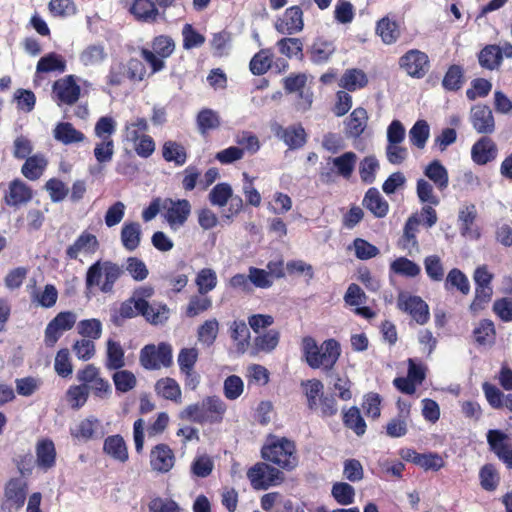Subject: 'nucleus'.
Here are the masks:
<instances>
[{
  "label": "nucleus",
  "mask_w": 512,
  "mask_h": 512,
  "mask_svg": "<svg viewBox=\"0 0 512 512\" xmlns=\"http://www.w3.org/2000/svg\"><path fill=\"white\" fill-rule=\"evenodd\" d=\"M275 136L281 139L290 149L301 148L306 143V132L300 124L287 128L275 123L272 125Z\"/></svg>",
  "instance_id": "a211bd4d"
},
{
  "label": "nucleus",
  "mask_w": 512,
  "mask_h": 512,
  "mask_svg": "<svg viewBox=\"0 0 512 512\" xmlns=\"http://www.w3.org/2000/svg\"><path fill=\"white\" fill-rule=\"evenodd\" d=\"M66 70V61L65 59L55 53L51 52L47 55L41 57L37 63L36 71L38 73H49V72H59L63 73Z\"/></svg>",
  "instance_id": "79ce46f5"
},
{
  "label": "nucleus",
  "mask_w": 512,
  "mask_h": 512,
  "mask_svg": "<svg viewBox=\"0 0 512 512\" xmlns=\"http://www.w3.org/2000/svg\"><path fill=\"white\" fill-rule=\"evenodd\" d=\"M398 307L408 313L418 324L429 320L428 305L418 296L402 293L398 297Z\"/></svg>",
  "instance_id": "ddd939ff"
},
{
  "label": "nucleus",
  "mask_w": 512,
  "mask_h": 512,
  "mask_svg": "<svg viewBox=\"0 0 512 512\" xmlns=\"http://www.w3.org/2000/svg\"><path fill=\"white\" fill-rule=\"evenodd\" d=\"M390 269L395 274L409 278H414L421 273V267L406 257H399L395 259L390 264Z\"/></svg>",
  "instance_id": "3c124183"
},
{
  "label": "nucleus",
  "mask_w": 512,
  "mask_h": 512,
  "mask_svg": "<svg viewBox=\"0 0 512 512\" xmlns=\"http://www.w3.org/2000/svg\"><path fill=\"white\" fill-rule=\"evenodd\" d=\"M272 52L270 49H261L250 61V71L254 75L265 74L272 65Z\"/></svg>",
  "instance_id": "5fc2aeb1"
},
{
  "label": "nucleus",
  "mask_w": 512,
  "mask_h": 512,
  "mask_svg": "<svg viewBox=\"0 0 512 512\" xmlns=\"http://www.w3.org/2000/svg\"><path fill=\"white\" fill-rule=\"evenodd\" d=\"M126 365L125 352L122 345L109 339L107 341L105 367L107 370H119Z\"/></svg>",
  "instance_id": "f704fd0d"
},
{
  "label": "nucleus",
  "mask_w": 512,
  "mask_h": 512,
  "mask_svg": "<svg viewBox=\"0 0 512 512\" xmlns=\"http://www.w3.org/2000/svg\"><path fill=\"white\" fill-rule=\"evenodd\" d=\"M156 393L169 400H177L181 396V390L178 383L172 378H162L155 384Z\"/></svg>",
  "instance_id": "e2e57ef3"
},
{
  "label": "nucleus",
  "mask_w": 512,
  "mask_h": 512,
  "mask_svg": "<svg viewBox=\"0 0 512 512\" xmlns=\"http://www.w3.org/2000/svg\"><path fill=\"white\" fill-rule=\"evenodd\" d=\"M331 495L338 504L347 506L354 502L355 489L346 482H336L332 486Z\"/></svg>",
  "instance_id": "4d7b16f0"
},
{
  "label": "nucleus",
  "mask_w": 512,
  "mask_h": 512,
  "mask_svg": "<svg viewBox=\"0 0 512 512\" xmlns=\"http://www.w3.org/2000/svg\"><path fill=\"white\" fill-rule=\"evenodd\" d=\"M174 453L165 444L157 445L150 455V464L153 470L166 473L170 471L174 466Z\"/></svg>",
  "instance_id": "412c9836"
},
{
  "label": "nucleus",
  "mask_w": 512,
  "mask_h": 512,
  "mask_svg": "<svg viewBox=\"0 0 512 512\" xmlns=\"http://www.w3.org/2000/svg\"><path fill=\"white\" fill-rule=\"evenodd\" d=\"M476 215V207L473 204L462 208L458 215L461 235L471 240H475L480 237V231L474 225Z\"/></svg>",
  "instance_id": "a878e982"
},
{
  "label": "nucleus",
  "mask_w": 512,
  "mask_h": 512,
  "mask_svg": "<svg viewBox=\"0 0 512 512\" xmlns=\"http://www.w3.org/2000/svg\"><path fill=\"white\" fill-rule=\"evenodd\" d=\"M54 368L56 373L63 378L71 376L73 372V366L71 363L70 352L67 348L60 349L56 353Z\"/></svg>",
  "instance_id": "774afa93"
},
{
  "label": "nucleus",
  "mask_w": 512,
  "mask_h": 512,
  "mask_svg": "<svg viewBox=\"0 0 512 512\" xmlns=\"http://www.w3.org/2000/svg\"><path fill=\"white\" fill-rule=\"evenodd\" d=\"M77 322V315L72 311L59 312L49 321L44 330L43 342L53 348L66 331L71 330Z\"/></svg>",
  "instance_id": "6e6552de"
},
{
  "label": "nucleus",
  "mask_w": 512,
  "mask_h": 512,
  "mask_svg": "<svg viewBox=\"0 0 512 512\" xmlns=\"http://www.w3.org/2000/svg\"><path fill=\"white\" fill-rule=\"evenodd\" d=\"M478 61L480 66L485 69H497L502 63L499 45L485 46L478 55Z\"/></svg>",
  "instance_id": "49530a36"
},
{
  "label": "nucleus",
  "mask_w": 512,
  "mask_h": 512,
  "mask_svg": "<svg viewBox=\"0 0 512 512\" xmlns=\"http://www.w3.org/2000/svg\"><path fill=\"white\" fill-rule=\"evenodd\" d=\"M497 155V148L494 142L488 137L480 138L471 149L472 160L478 165H485L494 160Z\"/></svg>",
  "instance_id": "5701e85b"
},
{
  "label": "nucleus",
  "mask_w": 512,
  "mask_h": 512,
  "mask_svg": "<svg viewBox=\"0 0 512 512\" xmlns=\"http://www.w3.org/2000/svg\"><path fill=\"white\" fill-rule=\"evenodd\" d=\"M148 122L144 117H133L126 121L123 127L122 138L126 143H136L141 136L147 135Z\"/></svg>",
  "instance_id": "7c9ffc66"
},
{
  "label": "nucleus",
  "mask_w": 512,
  "mask_h": 512,
  "mask_svg": "<svg viewBox=\"0 0 512 512\" xmlns=\"http://www.w3.org/2000/svg\"><path fill=\"white\" fill-rule=\"evenodd\" d=\"M32 197L31 188L22 180L15 179L9 183L4 200L8 206L18 207L28 203Z\"/></svg>",
  "instance_id": "aec40b11"
},
{
  "label": "nucleus",
  "mask_w": 512,
  "mask_h": 512,
  "mask_svg": "<svg viewBox=\"0 0 512 512\" xmlns=\"http://www.w3.org/2000/svg\"><path fill=\"white\" fill-rule=\"evenodd\" d=\"M99 241L97 237L88 232L83 231L65 250V257L68 260L79 261L84 263L85 260L91 259L99 249Z\"/></svg>",
  "instance_id": "1a4fd4ad"
},
{
  "label": "nucleus",
  "mask_w": 512,
  "mask_h": 512,
  "mask_svg": "<svg viewBox=\"0 0 512 512\" xmlns=\"http://www.w3.org/2000/svg\"><path fill=\"white\" fill-rule=\"evenodd\" d=\"M70 434L78 442H87L102 437L104 431L96 418L94 420L80 418L70 425Z\"/></svg>",
  "instance_id": "2eb2a0df"
},
{
  "label": "nucleus",
  "mask_w": 512,
  "mask_h": 512,
  "mask_svg": "<svg viewBox=\"0 0 512 512\" xmlns=\"http://www.w3.org/2000/svg\"><path fill=\"white\" fill-rule=\"evenodd\" d=\"M191 211L192 206L187 199H163L162 216L174 231L185 225Z\"/></svg>",
  "instance_id": "0eeeda50"
},
{
  "label": "nucleus",
  "mask_w": 512,
  "mask_h": 512,
  "mask_svg": "<svg viewBox=\"0 0 512 512\" xmlns=\"http://www.w3.org/2000/svg\"><path fill=\"white\" fill-rule=\"evenodd\" d=\"M54 139L63 145L83 142L85 135L77 130L70 122H59L53 129Z\"/></svg>",
  "instance_id": "bb28decb"
},
{
  "label": "nucleus",
  "mask_w": 512,
  "mask_h": 512,
  "mask_svg": "<svg viewBox=\"0 0 512 512\" xmlns=\"http://www.w3.org/2000/svg\"><path fill=\"white\" fill-rule=\"evenodd\" d=\"M233 189L230 184L222 182L216 184L209 192L208 199L211 205L224 207L232 198Z\"/></svg>",
  "instance_id": "864d4df0"
},
{
  "label": "nucleus",
  "mask_w": 512,
  "mask_h": 512,
  "mask_svg": "<svg viewBox=\"0 0 512 512\" xmlns=\"http://www.w3.org/2000/svg\"><path fill=\"white\" fill-rule=\"evenodd\" d=\"M140 314L136 301L131 297L130 299L121 303L119 308L111 315V321L116 325L120 326L124 320L135 317Z\"/></svg>",
  "instance_id": "bf43d9fd"
},
{
  "label": "nucleus",
  "mask_w": 512,
  "mask_h": 512,
  "mask_svg": "<svg viewBox=\"0 0 512 512\" xmlns=\"http://www.w3.org/2000/svg\"><path fill=\"white\" fill-rule=\"evenodd\" d=\"M130 11L135 18L146 23L156 22L160 16L155 3L151 0H135Z\"/></svg>",
  "instance_id": "473e14b6"
},
{
  "label": "nucleus",
  "mask_w": 512,
  "mask_h": 512,
  "mask_svg": "<svg viewBox=\"0 0 512 512\" xmlns=\"http://www.w3.org/2000/svg\"><path fill=\"white\" fill-rule=\"evenodd\" d=\"M140 364L147 370H158L172 364V347L162 342L158 346L153 344L144 346L140 351Z\"/></svg>",
  "instance_id": "423d86ee"
},
{
  "label": "nucleus",
  "mask_w": 512,
  "mask_h": 512,
  "mask_svg": "<svg viewBox=\"0 0 512 512\" xmlns=\"http://www.w3.org/2000/svg\"><path fill=\"white\" fill-rule=\"evenodd\" d=\"M226 411L225 403L217 396L207 397L201 404H193L186 408V416H199L203 413L224 414Z\"/></svg>",
  "instance_id": "cd10ccee"
},
{
  "label": "nucleus",
  "mask_w": 512,
  "mask_h": 512,
  "mask_svg": "<svg viewBox=\"0 0 512 512\" xmlns=\"http://www.w3.org/2000/svg\"><path fill=\"white\" fill-rule=\"evenodd\" d=\"M368 83V78L364 71L361 69H348L342 75L339 86L348 90L355 91L365 87Z\"/></svg>",
  "instance_id": "a19ab883"
},
{
  "label": "nucleus",
  "mask_w": 512,
  "mask_h": 512,
  "mask_svg": "<svg viewBox=\"0 0 512 512\" xmlns=\"http://www.w3.org/2000/svg\"><path fill=\"white\" fill-rule=\"evenodd\" d=\"M376 34L381 38L384 44L391 45L395 43L400 36L399 25L390 17H383L376 24Z\"/></svg>",
  "instance_id": "72a5a7b5"
},
{
  "label": "nucleus",
  "mask_w": 512,
  "mask_h": 512,
  "mask_svg": "<svg viewBox=\"0 0 512 512\" xmlns=\"http://www.w3.org/2000/svg\"><path fill=\"white\" fill-rule=\"evenodd\" d=\"M47 166V160L42 154H35L26 159L21 172L29 180L35 181L41 177Z\"/></svg>",
  "instance_id": "ea45409f"
},
{
  "label": "nucleus",
  "mask_w": 512,
  "mask_h": 512,
  "mask_svg": "<svg viewBox=\"0 0 512 512\" xmlns=\"http://www.w3.org/2000/svg\"><path fill=\"white\" fill-rule=\"evenodd\" d=\"M56 462L54 443L49 439H41L36 444V464L39 469L46 472L53 468Z\"/></svg>",
  "instance_id": "393cba45"
},
{
  "label": "nucleus",
  "mask_w": 512,
  "mask_h": 512,
  "mask_svg": "<svg viewBox=\"0 0 512 512\" xmlns=\"http://www.w3.org/2000/svg\"><path fill=\"white\" fill-rule=\"evenodd\" d=\"M399 67L410 77L423 78L429 71L428 55L418 49H410L399 58Z\"/></svg>",
  "instance_id": "9d476101"
},
{
  "label": "nucleus",
  "mask_w": 512,
  "mask_h": 512,
  "mask_svg": "<svg viewBox=\"0 0 512 512\" xmlns=\"http://www.w3.org/2000/svg\"><path fill=\"white\" fill-rule=\"evenodd\" d=\"M121 243L127 251L136 250L141 241V226L138 222H125L121 229Z\"/></svg>",
  "instance_id": "c9c22d12"
},
{
  "label": "nucleus",
  "mask_w": 512,
  "mask_h": 512,
  "mask_svg": "<svg viewBox=\"0 0 512 512\" xmlns=\"http://www.w3.org/2000/svg\"><path fill=\"white\" fill-rule=\"evenodd\" d=\"M162 155L166 161L176 165H183L187 159L185 148L175 141H166L163 144Z\"/></svg>",
  "instance_id": "13d9d810"
},
{
  "label": "nucleus",
  "mask_w": 512,
  "mask_h": 512,
  "mask_svg": "<svg viewBox=\"0 0 512 512\" xmlns=\"http://www.w3.org/2000/svg\"><path fill=\"white\" fill-rule=\"evenodd\" d=\"M217 274L211 268H203L201 269L195 278V283L198 289V293L201 295H206L212 290H214L217 286Z\"/></svg>",
  "instance_id": "09e8293b"
},
{
  "label": "nucleus",
  "mask_w": 512,
  "mask_h": 512,
  "mask_svg": "<svg viewBox=\"0 0 512 512\" xmlns=\"http://www.w3.org/2000/svg\"><path fill=\"white\" fill-rule=\"evenodd\" d=\"M430 135V128L425 120H418L409 131L410 142L419 149H423Z\"/></svg>",
  "instance_id": "0e129e2a"
},
{
  "label": "nucleus",
  "mask_w": 512,
  "mask_h": 512,
  "mask_svg": "<svg viewBox=\"0 0 512 512\" xmlns=\"http://www.w3.org/2000/svg\"><path fill=\"white\" fill-rule=\"evenodd\" d=\"M368 114L362 107L355 108L344 122V132L348 138H358L367 127Z\"/></svg>",
  "instance_id": "4be33fe9"
},
{
  "label": "nucleus",
  "mask_w": 512,
  "mask_h": 512,
  "mask_svg": "<svg viewBox=\"0 0 512 512\" xmlns=\"http://www.w3.org/2000/svg\"><path fill=\"white\" fill-rule=\"evenodd\" d=\"M487 442L499 460L512 470V444L508 442L507 435L499 430H489Z\"/></svg>",
  "instance_id": "4468645a"
},
{
  "label": "nucleus",
  "mask_w": 512,
  "mask_h": 512,
  "mask_svg": "<svg viewBox=\"0 0 512 512\" xmlns=\"http://www.w3.org/2000/svg\"><path fill=\"white\" fill-rule=\"evenodd\" d=\"M104 452L119 462L128 460V450L124 439L120 435L109 436L104 441Z\"/></svg>",
  "instance_id": "e433bc0d"
},
{
  "label": "nucleus",
  "mask_w": 512,
  "mask_h": 512,
  "mask_svg": "<svg viewBox=\"0 0 512 512\" xmlns=\"http://www.w3.org/2000/svg\"><path fill=\"white\" fill-rule=\"evenodd\" d=\"M76 377L88 393H92L97 398L104 399L112 393L110 383L101 376L99 368L93 364H88L79 370Z\"/></svg>",
  "instance_id": "20e7f679"
},
{
  "label": "nucleus",
  "mask_w": 512,
  "mask_h": 512,
  "mask_svg": "<svg viewBox=\"0 0 512 512\" xmlns=\"http://www.w3.org/2000/svg\"><path fill=\"white\" fill-rule=\"evenodd\" d=\"M416 193L421 203H427L433 206H437L440 203L439 197L434 193L433 185L424 178L417 180Z\"/></svg>",
  "instance_id": "69168bd1"
},
{
  "label": "nucleus",
  "mask_w": 512,
  "mask_h": 512,
  "mask_svg": "<svg viewBox=\"0 0 512 512\" xmlns=\"http://www.w3.org/2000/svg\"><path fill=\"white\" fill-rule=\"evenodd\" d=\"M380 168L379 161L373 155L364 157L359 163V175L366 184H372Z\"/></svg>",
  "instance_id": "6e6d98bb"
},
{
  "label": "nucleus",
  "mask_w": 512,
  "mask_h": 512,
  "mask_svg": "<svg viewBox=\"0 0 512 512\" xmlns=\"http://www.w3.org/2000/svg\"><path fill=\"white\" fill-rule=\"evenodd\" d=\"M247 478L254 489L266 490L281 484L284 481V474L267 463L259 462L248 470Z\"/></svg>",
  "instance_id": "39448f33"
},
{
  "label": "nucleus",
  "mask_w": 512,
  "mask_h": 512,
  "mask_svg": "<svg viewBox=\"0 0 512 512\" xmlns=\"http://www.w3.org/2000/svg\"><path fill=\"white\" fill-rule=\"evenodd\" d=\"M230 336L236 344L237 352L243 354L250 343V331L243 320H235L230 325Z\"/></svg>",
  "instance_id": "58836bf2"
},
{
  "label": "nucleus",
  "mask_w": 512,
  "mask_h": 512,
  "mask_svg": "<svg viewBox=\"0 0 512 512\" xmlns=\"http://www.w3.org/2000/svg\"><path fill=\"white\" fill-rule=\"evenodd\" d=\"M27 483L24 479L12 478L4 488V501L1 509L6 512H13L20 509L26 500Z\"/></svg>",
  "instance_id": "f8f14e48"
},
{
  "label": "nucleus",
  "mask_w": 512,
  "mask_h": 512,
  "mask_svg": "<svg viewBox=\"0 0 512 512\" xmlns=\"http://www.w3.org/2000/svg\"><path fill=\"white\" fill-rule=\"evenodd\" d=\"M276 46L279 52L288 58L297 57L301 59L303 57L304 44L299 38H282L276 43Z\"/></svg>",
  "instance_id": "603ef678"
},
{
  "label": "nucleus",
  "mask_w": 512,
  "mask_h": 512,
  "mask_svg": "<svg viewBox=\"0 0 512 512\" xmlns=\"http://www.w3.org/2000/svg\"><path fill=\"white\" fill-rule=\"evenodd\" d=\"M263 459L283 470L292 471L299 464L295 443L285 437L269 436L261 449Z\"/></svg>",
  "instance_id": "f03ea898"
},
{
  "label": "nucleus",
  "mask_w": 512,
  "mask_h": 512,
  "mask_svg": "<svg viewBox=\"0 0 512 512\" xmlns=\"http://www.w3.org/2000/svg\"><path fill=\"white\" fill-rule=\"evenodd\" d=\"M108 58V52L103 43L87 45L79 54V61L85 67H95L103 64Z\"/></svg>",
  "instance_id": "b1692460"
},
{
  "label": "nucleus",
  "mask_w": 512,
  "mask_h": 512,
  "mask_svg": "<svg viewBox=\"0 0 512 512\" xmlns=\"http://www.w3.org/2000/svg\"><path fill=\"white\" fill-rule=\"evenodd\" d=\"M334 51L335 46L331 41L318 38L309 48L310 59L314 64H324Z\"/></svg>",
  "instance_id": "4c0bfd02"
},
{
  "label": "nucleus",
  "mask_w": 512,
  "mask_h": 512,
  "mask_svg": "<svg viewBox=\"0 0 512 512\" xmlns=\"http://www.w3.org/2000/svg\"><path fill=\"white\" fill-rule=\"evenodd\" d=\"M279 340L280 333L277 330L270 329L254 338L253 347L257 353H271L278 346Z\"/></svg>",
  "instance_id": "a18cd8bd"
},
{
  "label": "nucleus",
  "mask_w": 512,
  "mask_h": 512,
  "mask_svg": "<svg viewBox=\"0 0 512 512\" xmlns=\"http://www.w3.org/2000/svg\"><path fill=\"white\" fill-rule=\"evenodd\" d=\"M304 393L306 395L309 407L316 406L318 401L323 396L324 386L320 380L311 379L307 381H303L301 384Z\"/></svg>",
  "instance_id": "338daca9"
},
{
  "label": "nucleus",
  "mask_w": 512,
  "mask_h": 512,
  "mask_svg": "<svg viewBox=\"0 0 512 512\" xmlns=\"http://www.w3.org/2000/svg\"><path fill=\"white\" fill-rule=\"evenodd\" d=\"M363 206L377 218L385 217L389 210L388 202L376 188L368 189L363 199Z\"/></svg>",
  "instance_id": "c756f323"
},
{
  "label": "nucleus",
  "mask_w": 512,
  "mask_h": 512,
  "mask_svg": "<svg viewBox=\"0 0 512 512\" xmlns=\"http://www.w3.org/2000/svg\"><path fill=\"white\" fill-rule=\"evenodd\" d=\"M112 381L117 393H128L137 386V378L135 374L129 370H114Z\"/></svg>",
  "instance_id": "37998d69"
},
{
  "label": "nucleus",
  "mask_w": 512,
  "mask_h": 512,
  "mask_svg": "<svg viewBox=\"0 0 512 512\" xmlns=\"http://www.w3.org/2000/svg\"><path fill=\"white\" fill-rule=\"evenodd\" d=\"M32 302L37 303L43 308L53 307L58 299V291L52 284L45 285L42 291L34 289L31 294Z\"/></svg>",
  "instance_id": "8fccbe9b"
},
{
  "label": "nucleus",
  "mask_w": 512,
  "mask_h": 512,
  "mask_svg": "<svg viewBox=\"0 0 512 512\" xmlns=\"http://www.w3.org/2000/svg\"><path fill=\"white\" fill-rule=\"evenodd\" d=\"M81 88L74 75L56 80L52 87V97L58 106L73 105L80 97Z\"/></svg>",
  "instance_id": "9b49d317"
},
{
  "label": "nucleus",
  "mask_w": 512,
  "mask_h": 512,
  "mask_svg": "<svg viewBox=\"0 0 512 512\" xmlns=\"http://www.w3.org/2000/svg\"><path fill=\"white\" fill-rule=\"evenodd\" d=\"M124 273L123 267L110 260H98L86 272L85 287L87 291L98 289L102 293H112L115 283Z\"/></svg>",
  "instance_id": "7ed1b4c3"
},
{
  "label": "nucleus",
  "mask_w": 512,
  "mask_h": 512,
  "mask_svg": "<svg viewBox=\"0 0 512 512\" xmlns=\"http://www.w3.org/2000/svg\"><path fill=\"white\" fill-rule=\"evenodd\" d=\"M424 175L439 191L445 190L449 185L448 170L439 160L431 161L424 168Z\"/></svg>",
  "instance_id": "c85d7f7f"
},
{
  "label": "nucleus",
  "mask_w": 512,
  "mask_h": 512,
  "mask_svg": "<svg viewBox=\"0 0 512 512\" xmlns=\"http://www.w3.org/2000/svg\"><path fill=\"white\" fill-rule=\"evenodd\" d=\"M136 305L140 314L153 324H160L168 319L169 309L166 305L149 304L147 301L142 300L137 301Z\"/></svg>",
  "instance_id": "2f4dec72"
},
{
  "label": "nucleus",
  "mask_w": 512,
  "mask_h": 512,
  "mask_svg": "<svg viewBox=\"0 0 512 512\" xmlns=\"http://www.w3.org/2000/svg\"><path fill=\"white\" fill-rule=\"evenodd\" d=\"M303 12L299 6L287 8L281 18L275 23V29L286 35L299 33L303 30Z\"/></svg>",
  "instance_id": "dca6fc26"
},
{
  "label": "nucleus",
  "mask_w": 512,
  "mask_h": 512,
  "mask_svg": "<svg viewBox=\"0 0 512 512\" xmlns=\"http://www.w3.org/2000/svg\"><path fill=\"white\" fill-rule=\"evenodd\" d=\"M302 350L307 364L313 369L330 370L340 356V345L334 339L325 340L318 346L314 338L306 336L302 340Z\"/></svg>",
  "instance_id": "f257e3e1"
},
{
  "label": "nucleus",
  "mask_w": 512,
  "mask_h": 512,
  "mask_svg": "<svg viewBox=\"0 0 512 512\" xmlns=\"http://www.w3.org/2000/svg\"><path fill=\"white\" fill-rule=\"evenodd\" d=\"M214 469V461L207 454H198L190 465V473L194 478H206Z\"/></svg>",
  "instance_id": "de8ad7c7"
},
{
  "label": "nucleus",
  "mask_w": 512,
  "mask_h": 512,
  "mask_svg": "<svg viewBox=\"0 0 512 512\" xmlns=\"http://www.w3.org/2000/svg\"><path fill=\"white\" fill-rule=\"evenodd\" d=\"M123 267V270L126 271L133 280L138 282L145 280L149 275V270L144 261L135 256L128 257Z\"/></svg>",
  "instance_id": "052dcab7"
},
{
  "label": "nucleus",
  "mask_w": 512,
  "mask_h": 512,
  "mask_svg": "<svg viewBox=\"0 0 512 512\" xmlns=\"http://www.w3.org/2000/svg\"><path fill=\"white\" fill-rule=\"evenodd\" d=\"M470 121L473 128L480 134H491L495 130L494 116L487 105H474L470 111Z\"/></svg>",
  "instance_id": "f3484780"
},
{
  "label": "nucleus",
  "mask_w": 512,
  "mask_h": 512,
  "mask_svg": "<svg viewBox=\"0 0 512 512\" xmlns=\"http://www.w3.org/2000/svg\"><path fill=\"white\" fill-rule=\"evenodd\" d=\"M357 160L356 153L348 151L336 157H329L327 164L331 165L334 174L348 180L355 170Z\"/></svg>",
  "instance_id": "6ab92c4d"
},
{
  "label": "nucleus",
  "mask_w": 512,
  "mask_h": 512,
  "mask_svg": "<svg viewBox=\"0 0 512 512\" xmlns=\"http://www.w3.org/2000/svg\"><path fill=\"white\" fill-rule=\"evenodd\" d=\"M77 331L83 339L97 340L102 335V323L99 319H85L77 324Z\"/></svg>",
  "instance_id": "680f3d73"
},
{
  "label": "nucleus",
  "mask_w": 512,
  "mask_h": 512,
  "mask_svg": "<svg viewBox=\"0 0 512 512\" xmlns=\"http://www.w3.org/2000/svg\"><path fill=\"white\" fill-rule=\"evenodd\" d=\"M445 289L450 291L456 289L463 295L470 292V282L468 277L458 268L451 269L445 279Z\"/></svg>",
  "instance_id": "c03bdc74"
}]
</instances>
